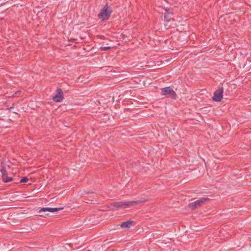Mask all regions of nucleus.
<instances>
[{
    "label": "nucleus",
    "mask_w": 251,
    "mask_h": 251,
    "mask_svg": "<svg viewBox=\"0 0 251 251\" xmlns=\"http://www.w3.org/2000/svg\"><path fill=\"white\" fill-rule=\"evenodd\" d=\"M111 13L112 10L110 6H106L101 10L98 16L102 20H106L109 18Z\"/></svg>",
    "instance_id": "obj_1"
},
{
    "label": "nucleus",
    "mask_w": 251,
    "mask_h": 251,
    "mask_svg": "<svg viewBox=\"0 0 251 251\" xmlns=\"http://www.w3.org/2000/svg\"><path fill=\"white\" fill-rule=\"evenodd\" d=\"M130 205H106L100 206V210L102 211H106L108 210H113L119 208H126L129 207Z\"/></svg>",
    "instance_id": "obj_2"
},
{
    "label": "nucleus",
    "mask_w": 251,
    "mask_h": 251,
    "mask_svg": "<svg viewBox=\"0 0 251 251\" xmlns=\"http://www.w3.org/2000/svg\"><path fill=\"white\" fill-rule=\"evenodd\" d=\"M162 95L166 96L170 95V97L172 99H176V94L173 89L170 87H166L161 89Z\"/></svg>",
    "instance_id": "obj_3"
},
{
    "label": "nucleus",
    "mask_w": 251,
    "mask_h": 251,
    "mask_svg": "<svg viewBox=\"0 0 251 251\" xmlns=\"http://www.w3.org/2000/svg\"><path fill=\"white\" fill-rule=\"evenodd\" d=\"M71 206H66L65 207H56V208H50V207H43L41 208L39 211H38L39 213L41 212H56L60 210H63V209H68L70 208H71Z\"/></svg>",
    "instance_id": "obj_4"
},
{
    "label": "nucleus",
    "mask_w": 251,
    "mask_h": 251,
    "mask_svg": "<svg viewBox=\"0 0 251 251\" xmlns=\"http://www.w3.org/2000/svg\"><path fill=\"white\" fill-rule=\"evenodd\" d=\"M224 89L221 87L216 90L213 94L212 99L216 102L221 101L223 97Z\"/></svg>",
    "instance_id": "obj_5"
},
{
    "label": "nucleus",
    "mask_w": 251,
    "mask_h": 251,
    "mask_svg": "<svg viewBox=\"0 0 251 251\" xmlns=\"http://www.w3.org/2000/svg\"><path fill=\"white\" fill-rule=\"evenodd\" d=\"M147 199L145 198H141L139 199L136 200V201H118V202H114L111 203L110 204H138L140 203H143L147 201Z\"/></svg>",
    "instance_id": "obj_6"
},
{
    "label": "nucleus",
    "mask_w": 251,
    "mask_h": 251,
    "mask_svg": "<svg viewBox=\"0 0 251 251\" xmlns=\"http://www.w3.org/2000/svg\"><path fill=\"white\" fill-rule=\"evenodd\" d=\"M57 94L53 97L52 100L55 102H60L63 99V92L61 89L57 88L56 90Z\"/></svg>",
    "instance_id": "obj_7"
},
{
    "label": "nucleus",
    "mask_w": 251,
    "mask_h": 251,
    "mask_svg": "<svg viewBox=\"0 0 251 251\" xmlns=\"http://www.w3.org/2000/svg\"><path fill=\"white\" fill-rule=\"evenodd\" d=\"M170 8H165V13H164V20L167 23H169L172 20H173V18L172 17L173 13L172 12H170Z\"/></svg>",
    "instance_id": "obj_8"
},
{
    "label": "nucleus",
    "mask_w": 251,
    "mask_h": 251,
    "mask_svg": "<svg viewBox=\"0 0 251 251\" xmlns=\"http://www.w3.org/2000/svg\"><path fill=\"white\" fill-rule=\"evenodd\" d=\"M0 172L1 173V177L2 180L5 182H8L13 180L12 177H8L7 175V173L4 168H3L0 169Z\"/></svg>",
    "instance_id": "obj_9"
},
{
    "label": "nucleus",
    "mask_w": 251,
    "mask_h": 251,
    "mask_svg": "<svg viewBox=\"0 0 251 251\" xmlns=\"http://www.w3.org/2000/svg\"><path fill=\"white\" fill-rule=\"evenodd\" d=\"M134 224V222L129 220L126 221L121 223L120 224V226L122 228H129L131 227Z\"/></svg>",
    "instance_id": "obj_10"
},
{
    "label": "nucleus",
    "mask_w": 251,
    "mask_h": 251,
    "mask_svg": "<svg viewBox=\"0 0 251 251\" xmlns=\"http://www.w3.org/2000/svg\"><path fill=\"white\" fill-rule=\"evenodd\" d=\"M210 199L207 198H201L199 200H196L189 204H201L202 203L209 202Z\"/></svg>",
    "instance_id": "obj_11"
},
{
    "label": "nucleus",
    "mask_w": 251,
    "mask_h": 251,
    "mask_svg": "<svg viewBox=\"0 0 251 251\" xmlns=\"http://www.w3.org/2000/svg\"><path fill=\"white\" fill-rule=\"evenodd\" d=\"M201 205H188V207L191 209V210H194L199 208Z\"/></svg>",
    "instance_id": "obj_12"
},
{
    "label": "nucleus",
    "mask_w": 251,
    "mask_h": 251,
    "mask_svg": "<svg viewBox=\"0 0 251 251\" xmlns=\"http://www.w3.org/2000/svg\"><path fill=\"white\" fill-rule=\"evenodd\" d=\"M111 48V47H101L100 48V50L101 51H105Z\"/></svg>",
    "instance_id": "obj_13"
},
{
    "label": "nucleus",
    "mask_w": 251,
    "mask_h": 251,
    "mask_svg": "<svg viewBox=\"0 0 251 251\" xmlns=\"http://www.w3.org/2000/svg\"><path fill=\"white\" fill-rule=\"evenodd\" d=\"M28 181V179L26 177H24L20 180V183H26Z\"/></svg>",
    "instance_id": "obj_14"
},
{
    "label": "nucleus",
    "mask_w": 251,
    "mask_h": 251,
    "mask_svg": "<svg viewBox=\"0 0 251 251\" xmlns=\"http://www.w3.org/2000/svg\"><path fill=\"white\" fill-rule=\"evenodd\" d=\"M20 91H16V92H15V93L13 95V96L17 95L18 94L20 93Z\"/></svg>",
    "instance_id": "obj_15"
},
{
    "label": "nucleus",
    "mask_w": 251,
    "mask_h": 251,
    "mask_svg": "<svg viewBox=\"0 0 251 251\" xmlns=\"http://www.w3.org/2000/svg\"><path fill=\"white\" fill-rule=\"evenodd\" d=\"M113 241H110V242H107L106 243H105V244H108L109 243H110V242H112Z\"/></svg>",
    "instance_id": "obj_16"
},
{
    "label": "nucleus",
    "mask_w": 251,
    "mask_h": 251,
    "mask_svg": "<svg viewBox=\"0 0 251 251\" xmlns=\"http://www.w3.org/2000/svg\"><path fill=\"white\" fill-rule=\"evenodd\" d=\"M13 108V107H9V108H7V109L10 110V109H11V108Z\"/></svg>",
    "instance_id": "obj_17"
},
{
    "label": "nucleus",
    "mask_w": 251,
    "mask_h": 251,
    "mask_svg": "<svg viewBox=\"0 0 251 251\" xmlns=\"http://www.w3.org/2000/svg\"><path fill=\"white\" fill-rule=\"evenodd\" d=\"M86 202L87 204H94L93 203H89V202Z\"/></svg>",
    "instance_id": "obj_18"
}]
</instances>
